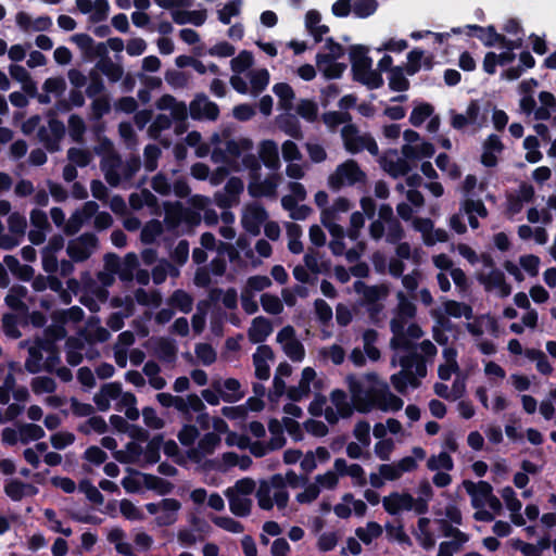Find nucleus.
I'll use <instances>...</instances> for the list:
<instances>
[{
    "mask_svg": "<svg viewBox=\"0 0 556 556\" xmlns=\"http://www.w3.org/2000/svg\"><path fill=\"white\" fill-rule=\"evenodd\" d=\"M229 502L230 511L237 517H248L251 514L252 501L248 497L236 495L232 489L225 492Z\"/></svg>",
    "mask_w": 556,
    "mask_h": 556,
    "instance_id": "nucleus-20",
    "label": "nucleus"
},
{
    "mask_svg": "<svg viewBox=\"0 0 556 556\" xmlns=\"http://www.w3.org/2000/svg\"><path fill=\"white\" fill-rule=\"evenodd\" d=\"M354 290L363 294L367 304L372 305V307L369 308L371 314L380 312L381 305L377 304V302L387 296L389 291L386 286H367L361 280L354 282Z\"/></svg>",
    "mask_w": 556,
    "mask_h": 556,
    "instance_id": "nucleus-10",
    "label": "nucleus"
},
{
    "mask_svg": "<svg viewBox=\"0 0 556 556\" xmlns=\"http://www.w3.org/2000/svg\"><path fill=\"white\" fill-rule=\"evenodd\" d=\"M144 507L150 515H156L162 509L164 513L155 518V522L159 527H168L177 521L181 503L176 498H163L160 503H147Z\"/></svg>",
    "mask_w": 556,
    "mask_h": 556,
    "instance_id": "nucleus-6",
    "label": "nucleus"
},
{
    "mask_svg": "<svg viewBox=\"0 0 556 556\" xmlns=\"http://www.w3.org/2000/svg\"><path fill=\"white\" fill-rule=\"evenodd\" d=\"M161 153L162 151L156 144H147L144 147V167L148 172H154L157 168V160Z\"/></svg>",
    "mask_w": 556,
    "mask_h": 556,
    "instance_id": "nucleus-60",
    "label": "nucleus"
},
{
    "mask_svg": "<svg viewBox=\"0 0 556 556\" xmlns=\"http://www.w3.org/2000/svg\"><path fill=\"white\" fill-rule=\"evenodd\" d=\"M252 148L253 142L249 138L230 139L226 142V152L233 157H239L243 151H249Z\"/></svg>",
    "mask_w": 556,
    "mask_h": 556,
    "instance_id": "nucleus-53",
    "label": "nucleus"
},
{
    "mask_svg": "<svg viewBox=\"0 0 556 556\" xmlns=\"http://www.w3.org/2000/svg\"><path fill=\"white\" fill-rule=\"evenodd\" d=\"M279 128L288 136L293 139H303V131L301 128L300 121L293 114H285L278 118Z\"/></svg>",
    "mask_w": 556,
    "mask_h": 556,
    "instance_id": "nucleus-25",
    "label": "nucleus"
},
{
    "mask_svg": "<svg viewBox=\"0 0 556 556\" xmlns=\"http://www.w3.org/2000/svg\"><path fill=\"white\" fill-rule=\"evenodd\" d=\"M316 67L326 79L332 80L341 78L348 68V65L345 63L333 61L331 63H316Z\"/></svg>",
    "mask_w": 556,
    "mask_h": 556,
    "instance_id": "nucleus-35",
    "label": "nucleus"
},
{
    "mask_svg": "<svg viewBox=\"0 0 556 556\" xmlns=\"http://www.w3.org/2000/svg\"><path fill=\"white\" fill-rule=\"evenodd\" d=\"M128 471L130 475L141 477L144 488L156 492L159 495H167L174 490V484L166 479L154 476L152 473L141 472L132 468H128Z\"/></svg>",
    "mask_w": 556,
    "mask_h": 556,
    "instance_id": "nucleus-12",
    "label": "nucleus"
},
{
    "mask_svg": "<svg viewBox=\"0 0 556 556\" xmlns=\"http://www.w3.org/2000/svg\"><path fill=\"white\" fill-rule=\"evenodd\" d=\"M139 266L138 257L135 253H127L124 257L123 267H119L118 277L122 281H131L134 270Z\"/></svg>",
    "mask_w": 556,
    "mask_h": 556,
    "instance_id": "nucleus-45",
    "label": "nucleus"
},
{
    "mask_svg": "<svg viewBox=\"0 0 556 556\" xmlns=\"http://www.w3.org/2000/svg\"><path fill=\"white\" fill-rule=\"evenodd\" d=\"M277 175H271L265 180H261V177L257 179H251L248 186V192L252 198H261V197H275L277 190Z\"/></svg>",
    "mask_w": 556,
    "mask_h": 556,
    "instance_id": "nucleus-15",
    "label": "nucleus"
},
{
    "mask_svg": "<svg viewBox=\"0 0 556 556\" xmlns=\"http://www.w3.org/2000/svg\"><path fill=\"white\" fill-rule=\"evenodd\" d=\"M163 444V434L159 433L155 434L147 444L146 451H144V457L147 463L153 465L160 462L161 458V447Z\"/></svg>",
    "mask_w": 556,
    "mask_h": 556,
    "instance_id": "nucleus-40",
    "label": "nucleus"
},
{
    "mask_svg": "<svg viewBox=\"0 0 556 556\" xmlns=\"http://www.w3.org/2000/svg\"><path fill=\"white\" fill-rule=\"evenodd\" d=\"M381 395H382V400L380 401V403L377 406L378 409H380L382 412H388V410L399 412L400 409H402V407L404 405L403 400L401 397H399L397 395L393 394L390 391L389 386L386 387V391L382 392Z\"/></svg>",
    "mask_w": 556,
    "mask_h": 556,
    "instance_id": "nucleus-37",
    "label": "nucleus"
},
{
    "mask_svg": "<svg viewBox=\"0 0 556 556\" xmlns=\"http://www.w3.org/2000/svg\"><path fill=\"white\" fill-rule=\"evenodd\" d=\"M401 152L405 159L414 161L422 157H432L435 153V148L431 142L424 141L419 146L404 144Z\"/></svg>",
    "mask_w": 556,
    "mask_h": 556,
    "instance_id": "nucleus-23",
    "label": "nucleus"
},
{
    "mask_svg": "<svg viewBox=\"0 0 556 556\" xmlns=\"http://www.w3.org/2000/svg\"><path fill=\"white\" fill-rule=\"evenodd\" d=\"M402 66H394L389 76V88L392 91L403 92L409 89V80L405 77Z\"/></svg>",
    "mask_w": 556,
    "mask_h": 556,
    "instance_id": "nucleus-30",
    "label": "nucleus"
},
{
    "mask_svg": "<svg viewBox=\"0 0 556 556\" xmlns=\"http://www.w3.org/2000/svg\"><path fill=\"white\" fill-rule=\"evenodd\" d=\"M172 126V118L165 114H159L150 125L148 132L149 136L156 140L162 131L169 129Z\"/></svg>",
    "mask_w": 556,
    "mask_h": 556,
    "instance_id": "nucleus-57",
    "label": "nucleus"
},
{
    "mask_svg": "<svg viewBox=\"0 0 556 556\" xmlns=\"http://www.w3.org/2000/svg\"><path fill=\"white\" fill-rule=\"evenodd\" d=\"M391 383L399 393L405 394L408 384L413 388H418L420 380L415 375L409 376L404 374V371H399L391 376Z\"/></svg>",
    "mask_w": 556,
    "mask_h": 556,
    "instance_id": "nucleus-28",
    "label": "nucleus"
},
{
    "mask_svg": "<svg viewBox=\"0 0 556 556\" xmlns=\"http://www.w3.org/2000/svg\"><path fill=\"white\" fill-rule=\"evenodd\" d=\"M121 157L118 154H112L109 160L102 162V169L105 170V179L112 187H117L121 182V175L116 168L121 165Z\"/></svg>",
    "mask_w": 556,
    "mask_h": 556,
    "instance_id": "nucleus-27",
    "label": "nucleus"
},
{
    "mask_svg": "<svg viewBox=\"0 0 556 556\" xmlns=\"http://www.w3.org/2000/svg\"><path fill=\"white\" fill-rule=\"evenodd\" d=\"M78 489L83 492L87 500L96 505H101L104 502V496L102 493L96 488L90 480L84 479L79 482Z\"/></svg>",
    "mask_w": 556,
    "mask_h": 556,
    "instance_id": "nucleus-49",
    "label": "nucleus"
},
{
    "mask_svg": "<svg viewBox=\"0 0 556 556\" xmlns=\"http://www.w3.org/2000/svg\"><path fill=\"white\" fill-rule=\"evenodd\" d=\"M261 304L263 309L271 315H278L283 311L282 302L275 294L263 293L261 295Z\"/></svg>",
    "mask_w": 556,
    "mask_h": 556,
    "instance_id": "nucleus-56",
    "label": "nucleus"
},
{
    "mask_svg": "<svg viewBox=\"0 0 556 556\" xmlns=\"http://www.w3.org/2000/svg\"><path fill=\"white\" fill-rule=\"evenodd\" d=\"M275 354L269 345L261 344L253 354V365L255 367V377L260 380H267L270 376V367L267 361L274 359Z\"/></svg>",
    "mask_w": 556,
    "mask_h": 556,
    "instance_id": "nucleus-11",
    "label": "nucleus"
},
{
    "mask_svg": "<svg viewBox=\"0 0 556 556\" xmlns=\"http://www.w3.org/2000/svg\"><path fill=\"white\" fill-rule=\"evenodd\" d=\"M368 53L369 48L367 46L351 45L349 47L353 80L372 90L383 85V78L379 72L372 70V59Z\"/></svg>",
    "mask_w": 556,
    "mask_h": 556,
    "instance_id": "nucleus-2",
    "label": "nucleus"
},
{
    "mask_svg": "<svg viewBox=\"0 0 556 556\" xmlns=\"http://www.w3.org/2000/svg\"><path fill=\"white\" fill-rule=\"evenodd\" d=\"M366 380L370 383L367 389H365L363 383L353 375L346 378L352 403L354 404L355 410L361 414H367L374 408H377L382 400L381 394L386 391V387H388L387 382L379 380L376 372L367 374Z\"/></svg>",
    "mask_w": 556,
    "mask_h": 556,
    "instance_id": "nucleus-1",
    "label": "nucleus"
},
{
    "mask_svg": "<svg viewBox=\"0 0 556 556\" xmlns=\"http://www.w3.org/2000/svg\"><path fill=\"white\" fill-rule=\"evenodd\" d=\"M4 493L13 502H20L24 497V482L18 479H11L4 484Z\"/></svg>",
    "mask_w": 556,
    "mask_h": 556,
    "instance_id": "nucleus-64",
    "label": "nucleus"
},
{
    "mask_svg": "<svg viewBox=\"0 0 556 556\" xmlns=\"http://www.w3.org/2000/svg\"><path fill=\"white\" fill-rule=\"evenodd\" d=\"M155 355L165 363H174L177 357L175 340L166 337L159 338L155 345Z\"/></svg>",
    "mask_w": 556,
    "mask_h": 556,
    "instance_id": "nucleus-24",
    "label": "nucleus"
},
{
    "mask_svg": "<svg viewBox=\"0 0 556 556\" xmlns=\"http://www.w3.org/2000/svg\"><path fill=\"white\" fill-rule=\"evenodd\" d=\"M433 113V106L429 103H421L415 106L409 116V123L415 126H421Z\"/></svg>",
    "mask_w": 556,
    "mask_h": 556,
    "instance_id": "nucleus-48",
    "label": "nucleus"
},
{
    "mask_svg": "<svg viewBox=\"0 0 556 556\" xmlns=\"http://www.w3.org/2000/svg\"><path fill=\"white\" fill-rule=\"evenodd\" d=\"M187 212V210L184 208L181 203L177 202L174 205L166 206L165 208V223L168 228H176L179 226L184 213Z\"/></svg>",
    "mask_w": 556,
    "mask_h": 556,
    "instance_id": "nucleus-50",
    "label": "nucleus"
},
{
    "mask_svg": "<svg viewBox=\"0 0 556 556\" xmlns=\"http://www.w3.org/2000/svg\"><path fill=\"white\" fill-rule=\"evenodd\" d=\"M283 425L282 421H279L276 418H271L268 421V430L271 434V438L268 442V447L270 451L280 450L286 444V438L283 435Z\"/></svg>",
    "mask_w": 556,
    "mask_h": 556,
    "instance_id": "nucleus-26",
    "label": "nucleus"
},
{
    "mask_svg": "<svg viewBox=\"0 0 556 556\" xmlns=\"http://www.w3.org/2000/svg\"><path fill=\"white\" fill-rule=\"evenodd\" d=\"M260 159L263 164L273 170L280 166L278 147L273 140H264L260 147Z\"/></svg>",
    "mask_w": 556,
    "mask_h": 556,
    "instance_id": "nucleus-19",
    "label": "nucleus"
},
{
    "mask_svg": "<svg viewBox=\"0 0 556 556\" xmlns=\"http://www.w3.org/2000/svg\"><path fill=\"white\" fill-rule=\"evenodd\" d=\"M250 84L254 94L261 93L269 84V72L266 68L251 72Z\"/></svg>",
    "mask_w": 556,
    "mask_h": 556,
    "instance_id": "nucleus-42",
    "label": "nucleus"
},
{
    "mask_svg": "<svg viewBox=\"0 0 556 556\" xmlns=\"http://www.w3.org/2000/svg\"><path fill=\"white\" fill-rule=\"evenodd\" d=\"M30 386L35 394L53 393L56 390L55 380L48 376L33 378Z\"/></svg>",
    "mask_w": 556,
    "mask_h": 556,
    "instance_id": "nucleus-46",
    "label": "nucleus"
},
{
    "mask_svg": "<svg viewBox=\"0 0 556 556\" xmlns=\"http://www.w3.org/2000/svg\"><path fill=\"white\" fill-rule=\"evenodd\" d=\"M464 486L467 493L472 497L471 504L475 508L483 506V501H486L493 495V488L486 481H479L475 483L472 481H464Z\"/></svg>",
    "mask_w": 556,
    "mask_h": 556,
    "instance_id": "nucleus-14",
    "label": "nucleus"
},
{
    "mask_svg": "<svg viewBox=\"0 0 556 556\" xmlns=\"http://www.w3.org/2000/svg\"><path fill=\"white\" fill-rule=\"evenodd\" d=\"M256 498L261 509L271 510L274 507V500L270 497V485L266 480L260 482L256 491Z\"/></svg>",
    "mask_w": 556,
    "mask_h": 556,
    "instance_id": "nucleus-52",
    "label": "nucleus"
},
{
    "mask_svg": "<svg viewBox=\"0 0 556 556\" xmlns=\"http://www.w3.org/2000/svg\"><path fill=\"white\" fill-rule=\"evenodd\" d=\"M66 334L64 324H53L45 329V339H38L36 343L43 351L55 350V342L63 340Z\"/></svg>",
    "mask_w": 556,
    "mask_h": 556,
    "instance_id": "nucleus-16",
    "label": "nucleus"
},
{
    "mask_svg": "<svg viewBox=\"0 0 556 556\" xmlns=\"http://www.w3.org/2000/svg\"><path fill=\"white\" fill-rule=\"evenodd\" d=\"M67 159L74 163L75 166L86 167L91 161L89 151L80 148H70L67 150Z\"/></svg>",
    "mask_w": 556,
    "mask_h": 556,
    "instance_id": "nucleus-63",
    "label": "nucleus"
},
{
    "mask_svg": "<svg viewBox=\"0 0 556 556\" xmlns=\"http://www.w3.org/2000/svg\"><path fill=\"white\" fill-rule=\"evenodd\" d=\"M163 233V225L157 219H151L141 229L140 240L143 244H152Z\"/></svg>",
    "mask_w": 556,
    "mask_h": 556,
    "instance_id": "nucleus-34",
    "label": "nucleus"
},
{
    "mask_svg": "<svg viewBox=\"0 0 556 556\" xmlns=\"http://www.w3.org/2000/svg\"><path fill=\"white\" fill-rule=\"evenodd\" d=\"M211 520L218 528L231 533H241L244 530L241 522L228 516H212Z\"/></svg>",
    "mask_w": 556,
    "mask_h": 556,
    "instance_id": "nucleus-55",
    "label": "nucleus"
},
{
    "mask_svg": "<svg viewBox=\"0 0 556 556\" xmlns=\"http://www.w3.org/2000/svg\"><path fill=\"white\" fill-rule=\"evenodd\" d=\"M341 137L344 149L351 154H357L364 150H367L372 156L379 154V147L375 138L369 132L361 135L355 124L343 126Z\"/></svg>",
    "mask_w": 556,
    "mask_h": 556,
    "instance_id": "nucleus-3",
    "label": "nucleus"
},
{
    "mask_svg": "<svg viewBox=\"0 0 556 556\" xmlns=\"http://www.w3.org/2000/svg\"><path fill=\"white\" fill-rule=\"evenodd\" d=\"M97 68L103 73L112 83H117L124 75L122 65L114 63L111 59L99 60Z\"/></svg>",
    "mask_w": 556,
    "mask_h": 556,
    "instance_id": "nucleus-32",
    "label": "nucleus"
},
{
    "mask_svg": "<svg viewBox=\"0 0 556 556\" xmlns=\"http://www.w3.org/2000/svg\"><path fill=\"white\" fill-rule=\"evenodd\" d=\"M379 7L377 0H356L352 7L353 14L358 18H367L375 14Z\"/></svg>",
    "mask_w": 556,
    "mask_h": 556,
    "instance_id": "nucleus-43",
    "label": "nucleus"
},
{
    "mask_svg": "<svg viewBox=\"0 0 556 556\" xmlns=\"http://www.w3.org/2000/svg\"><path fill=\"white\" fill-rule=\"evenodd\" d=\"M20 441L28 444L30 441H38L46 435L45 430L37 424H22L18 427Z\"/></svg>",
    "mask_w": 556,
    "mask_h": 556,
    "instance_id": "nucleus-31",
    "label": "nucleus"
},
{
    "mask_svg": "<svg viewBox=\"0 0 556 556\" xmlns=\"http://www.w3.org/2000/svg\"><path fill=\"white\" fill-rule=\"evenodd\" d=\"M494 27L493 25H489L486 27L480 25H466L467 35L469 37H477L485 47H494L496 41H493L492 35L490 33V28Z\"/></svg>",
    "mask_w": 556,
    "mask_h": 556,
    "instance_id": "nucleus-38",
    "label": "nucleus"
},
{
    "mask_svg": "<svg viewBox=\"0 0 556 556\" xmlns=\"http://www.w3.org/2000/svg\"><path fill=\"white\" fill-rule=\"evenodd\" d=\"M168 304L174 307H177L182 313L188 314L192 309L193 299L185 290L177 289L168 299Z\"/></svg>",
    "mask_w": 556,
    "mask_h": 556,
    "instance_id": "nucleus-29",
    "label": "nucleus"
},
{
    "mask_svg": "<svg viewBox=\"0 0 556 556\" xmlns=\"http://www.w3.org/2000/svg\"><path fill=\"white\" fill-rule=\"evenodd\" d=\"M325 49L328 50L327 53L318 52L315 56L316 63H331L333 61H338L343 58L345 54L344 47L337 42L332 37H329L325 40Z\"/></svg>",
    "mask_w": 556,
    "mask_h": 556,
    "instance_id": "nucleus-21",
    "label": "nucleus"
},
{
    "mask_svg": "<svg viewBox=\"0 0 556 556\" xmlns=\"http://www.w3.org/2000/svg\"><path fill=\"white\" fill-rule=\"evenodd\" d=\"M397 300H399V304H397L399 318H403V319L414 318L416 316V312H417L416 305L412 301H409L402 291L397 292Z\"/></svg>",
    "mask_w": 556,
    "mask_h": 556,
    "instance_id": "nucleus-51",
    "label": "nucleus"
},
{
    "mask_svg": "<svg viewBox=\"0 0 556 556\" xmlns=\"http://www.w3.org/2000/svg\"><path fill=\"white\" fill-rule=\"evenodd\" d=\"M254 59L252 52L248 50L241 51L237 56L230 61L231 70L236 74H241L253 65Z\"/></svg>",
    "mask_w": 556,
    "mask_h": 556,
    "instance_id": "nucleus-47",
    "label": "nucleus"
},
{
    "mask_svg": "<svg viewBox=\"0 0 556 556\" xmlns=\"http://www.w3.org/2000/svg\"><path fill=\"white\" fill-rule=\"evenodd\" d=\"M223 386L229 392L223 391L219 382L213 383V388L216 392L220 393V397L224 402L235 403L244 396V393L240 392L241 384L238 379L227 378Z\"/></svg>",
    "mask_w": 556,
    "mask_h": 556,
    "instance_id": "nucleus-18",
    "label": "nucleus"
},
{
    "mask_svg": "<svg viewBox=\"0 0 556 556\" xmlns=\"http://www.w3.org/2000/svg\"><path fill=\"white\" fill-rule=\"evenodd\" d=\"M119 510L121 514L130 521H141L146 518L144 514L127 498L119 502Z\"/></svg>",
    "mask_w": 556,
    "mask_h": 556,
    "instance_id": "nucleus-54",
    "label": "nucleus"
},
{
    "mask_svg": "<svg viewBox=\"0 0 556 556\" xmlns=\"http://www.w3.org/2000/svg\"><path fill=\"white\" fill-rule=\"evenodd\" d=\"M3 263L8 269L20 280L30 281L34 277L35 270L30 265L21 264L14 255H5Z\"/></svg>",
    "mask_w": 556,
    "mask_h": 556,
    "instance_id": "nucleus-22",
    "label": "nucleus"
},
{
    "mask_svg": "<svg viewBox=\"0 0 556 556\" xmlns=\"http://www.w3.org/2000/svg\"><path fill=\"white\" fill-rule=\"evenodd\" d=\"M351 119L352 116L349 112L329 111L323 114V122L329 128H336L343 123L351 122Z\"/></svg>",
    "mask_w": 556,
    "mask_h": 556,
    "instance_id": "nucleus-61",
    "label": "nucleus"
},
{
    "mask_svg": "<svg viewBox=\"0 0 556 556\" xmlns=\"http://www.w3.org/2000/svg\"><path fill=\"white\" fill-rule=\"evenodd\" d=\"M244 185L241 178L232 176L230 177L224 188V192L217 191L214 194L215 204L224 210L232 206L238 201L240 193H242Z\"/></svg>",
    "mask_w": 556,
    "mask_h": 556,
    "instance_id": "nucleus-9",
    "label": "nucleus"
},
{
    "mask_svg": "<svg viewBox=\"0 0 556 556\" xmlns=\"http://www.w3.org/2000/svg\"><path fill=\"white\" fill-rule=\"evenodd\" d=\"M89 85L86 88V94L88 98H98L105 90L104 81L99 73L91 71L89 74Z\"/></svg>",
    "mask_w": 556,
    "mask_h": 556,
    "instance_id": "nucleus-62",
    "label": "nucleus"
},
{
    "mask_svg": "<svg viewBox=\"0 0 556 556\" xmlns=\"http://www.w3.org/2000/svg\"><path fill=\"white\" fill-rule=\"evenodd\" d=\"M267 218L268 213L265 207L260 203H252L247 205L241 217V225L247 232L255 237L261 233V226Z\"/></svg>",
    "mask_w": 556,
    "mask_h": 556,
    "instance_id": "nucleus-7",
    "label": "nucleus"
},
{
    "mask_svg": "<svg viewBox=\"0 0 556 556\" xmlns=\"http://www.w3.org/2000/svg\"><path fill=\"white\" fill-rule=\"evenodd\" d=\"M273 331V325L266 317L258 316L252 320L248 330L249 340L252 343H263Z\"/></svg>",
    "mask_w": 556,
    "mask_h": 556,
    "instance_id": "nucleus-17",
    "label": "nucleus"
},
{
    "mask_svg": "<svg viewBox=\"0 0 556 556\" xmlns=\"http://www.w3.org/2000/svg\"><path fill=\"white\" fill-rule=\"evenodd\" d=\"M197 357L203 365L210 366L216 362L217 354L210 343H198L194 349Z\"/></svg>",
    "mask_w": 556,
    "mask_h": 556,
    "instance_id": "nucleus-58",
    "label": "nucleus"
},
{
    "mask_svg": "<svg viewBox=\"0 0 556 556\" xmlns=\"http://www.w3.org/2000/svg\"><path fill=\"white\" fill-rule=\"evenodd\" d=\"M92 102L90 105V119L93 122L100 121L104 115L109 114L111 111V102L108 94L100 96L98 98H92Z\"/></svg>",
    "mask_w": 556,
    "mask_h": 556,
    "instance_id": "nucleus-33",
    "label": "nucleus"
},
{
    "mask_svg": "<svg viewBox=\"0 0 556 556\" xmlns=\"http://www.w3.org/2000/svg\"><path fill=\"white\" fill-rule=\"evenodd\" d=\"M190 116L194 121L207 118L216 121L219 116V108L207 99L204 93L197 94L189 105Z\"/></svg>",
    "mask_w": 556,
    "mask_h": 556,
    "instance_id": "nucleus-8",
    "label": "nucleus"
},
{
    "mask_svg": "<svg viewBox=\"0 0 556 556\" xmlns=\"http://www.w3.org/2000/svg\"><path fill=\"white\" fill-rule=\"evenodd\" d=\"M424 58V51L415 48L407 54V64L405 66V73L409 76H414L421 68V60Z\"/></svg>",
    "mask_w": 556,
    "mask_h": 556,
    "instance_id": "nucleus-59",
    "label": "nucleus"
},
{
    "mask_svg": "<svg viewBox=\"0 0 556 556\" xmlns=\"http://www.w3.org/2000/svg\"><path fill=\"white\" fill-rule=\"evenodd\" d=\"M427 468L431 471L444 469L450 471L454 468V462L447 452H441L437 456H431L427 462Z\"/></svg>",
    "mask_w": 556,
    "mask_h": 556,
    "instance_id": "nucleus-44",
    "label": "nucleus"
},
{
    "mask_svg": "<svg viewBox=\"0 0 556 556\" xmlns=\"http://www.w3.org/2000/svg\"><path fill=\"white\" fill-rule=\"evenodd\" d=\"M273 91L279 98L281 108L285 110H291L292 101L295 97L292 87L287 83H277L274 85Z\"/></svg>",
    "mask_w": 556,
    "mask_h": 556,
    "instance_id": "nucleus-36",
    "label": "nucleus"
},
{
    "mask_svg": "<svg viewBox=\"0 0 556 556\" xmlns=\"http://www.w3.org/2000/svg\"><path fill=\"white\" fill-rule=\"evenodd\" d=\"M99 244L98 237L92 232H84L68 241L66 252L75 263L87 261Z\"/></svg>",
    "mask_w": 556,
    "mask_h": 556,
    "instance_id": "nucleus-5",
    "label": "nucleus"
},
{
    "mask_svg": "<svg viewBox=\"0 0 556 556\" xmlns=\"http://www.w3.org/2000/svg\"><path fill=\"white\" fill-rule=\"evenodd\" d=\"M86 129L87 127L83 117L77 114H72L68 117V134L73 141L81 143Z\"/></svg>",
    "mask_w": 556,
    "mask_h": 556,
    "instance_id": "nucleus-39",
    "label": "nucleus"
},
{
    "mask_svg": "<svg viewBox=\"0 0 556 556\" xmlns=\"http://www.w3.org/2000/svg\"><path fill=\"white\" fill-rule=\"evenodd\" d=\"M366 174L355 160H346L337 166L328 178V185L332 190H340L344 185L354 186L366 181Z\"/></svg>",
    "mask_w": 556,
    "mask_h": 556,
    "instance_id": "nucleus-4",
    "label": "nucleus"
},
{
    "mask_svg": "<svg viewBox=\"0 0 556 556\" xmlns=\"http://www.w3.org/2000/svg\"><path fill=\"white\" fill-rule=\"evenodd\" d=\"M382 527L376 521L367 522L366 529L357 528L355 534L364 544H370L374 539L382 534Z\"/></svg>",
    "mask_w": 556,
    "mask_h": 556,
    "instance_id": "nucleus-41",
    "label": "nucleus"
},
{
    "mask_svg": "<svg viewBox=\"0 0 556 556\" xmlns=\"http://www.w3.org/2000/svg\"><path fill=\"white\" fill-rule=\"evenodd\" d=\"M413 496L409 493L392 492L382 501L384 510L390 515H397L401 510H413Z\"/></svg>",
    "mask_w": 556,
    "mask_h": 556,
    "instance_id": "nucleus-13",
    "label": "nucleus"
}]
</instances>
